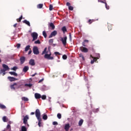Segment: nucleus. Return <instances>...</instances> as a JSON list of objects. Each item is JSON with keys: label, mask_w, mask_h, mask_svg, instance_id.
I'll return each instance as SVG.
<instances>
[{"label": "nucleus", "mask_w": 131, "mask_h": 131, "mask_svg": "<svg viewBox=\"0 0 131 131\" xmlns=\"http://www.w3.org/2000/svg\"><path fill=\"white\" fill-rule=\"evenodd\" d=\"M42 7H43V4H40L37 5L38 9H42Z\"/></svg>", "instance_id": "nucleus-30"}, {"label": "nucleus", "mask_w": 131, "mask_h": 131, "mask_svg": "<svg viewBox=\"0 0 131 131\" xmlns=\"http://www.w3.org/2000/svg\"><path fill=\"white\" fill-rule=\"evenodd\" d=\"M107 27H108V30H112V25L108 24Z\"/></svg>", "instance_id": "nucleus-35"}, {"label": "nucleus", "mask_w": 131, "mask_h": 131, "mask_svg": "<svg viewBox=\"0 0 131 131\" xmlns=\"http://www.w3.org/2000/svg\"><path fill=\"white\" fill-rule=\"evenodd\" d=\"M105 8H106V10H109L110 7H109V6H108V5H107V3H105Z\"/></svg>", "instance_id": "nucleus-47"}, {"label": "nucleus", "mask_w": 131, "mask_h": 131, "mask_svg": "<svg viewBox=\"0 0 131 131\" xmlns=\"http://www.w3.org/2000/svg\"><path fill=\"white\" fill-rule=\"evenodd\" d=\"M35 114V113H34V112L31 113V115H34Z\"/></svg>", "instance_id": "nucleus-59"}, {"label": "nucleus", "mask_w": 131, "mask_h": 131, "mask_svg": "<svg viewBox=\"0 0 131 131\" xmlns=\"http://www.w3.org/2000/svg\"><path fill=\"white\" fill-rule=\"evenodd\" d=\"M37 74V73H35V74H33L31 75V76H32L33 77H34L35 76H36Z\"/></svg>", "instance_id": "nucleus-56"}, {"label": "nucleus", "mask_w": 131, "mask_h": 131, "mask_svg": "<svg viewBox=\"0 0 131 131\" xmlns=\"http://www.w3.org/2000/svg\"><path fill=\"white\" fill-rule=\"evenodd\" d=\"M67 6L69 7H70L71 6V4L69 2L67 3Z\"/></svg>", "instance_id": "nucleus-52"}, {"label": "nucleus", "mask_w": 131, "mask_h": 131, "mask_svg": "<svg viewBox=\"0 0 131 131\" xmlns=\"http://www.w3.org/2000/svg\"><path fill=\"white\" fill-rule=\"evenodd\" d=\"M90 57L93 59V61H95V62H97V60L99 59V57H94L92 55H90Z\"/></svg>", "instance_id": "nucleus-25"}, {"label": "nucleus", "mask_w": 131, "mask_h": 131, "mask_svg": "<svg viewBox=\"0 0 131 131\" xmlns=\"http://www.w3.org/2000/svg\"><path fill=\"white\" fill-rule=\"evenodd\" d=\"M28 119H29V117H28V115L25 116L23 119V123H24V124H27Z\"/></svg>", "instance_id": "nucleus-8"}, {"label": "nucleus", "mask_w": 131, "mask_h": 131, "mask_svg": "<svg viewBox=\"0 0 131 131\" xmlns=\"http://www.w3.org/2000/svg\"><path fill=\"white\" fill-rule=\"evenodd\" d=\"M42 118L44 120H47V119H48V116L47 115L44 114L42 116Z\"/></svg>", "instance_id": "nucleus-32"}, {"label": "nucleus", "mask_w": 131, "mask_h": 131, "mask_svg": "<svg viewBox=\"0 0 131 131\" xmlns=\"http://www.w3.org/2000/svg\"><path fill=\"white\" fill-rule=\"evenodd\" d=\"M35 99H40V98H41V95L38 93H35Z\"/></svg>", "instance_id": "nucleus-15"}, {"label": "nucleus", "mask_w": 131, "mask_h": 131, "mask_svg": "<svg viewBox=\"0 0 131 131\" xmlns=\"http://www.w3.org/2000/svg\"><path fill=\"white\" fill-rule=\"evenodd\" d=\"M45 54V59H48V60H53L54 59L53 57L51 56V51L49 50L47 51V48H45L43 51L42 52V55Z\"/></svg>", "instance_id": "nucleus-1"}, {"label": "nucleus", "mask_w": 131, "mask_h": 131, "mask_svg": "<svg viewBox=\"0 0 131 131\" xmlns=\"http://www.w3.org/2000/svg\"><path fill=\"white\" fill-rule=\"evenodd\" d=\"M31 53H32V51H31V50H30L29 51L28 55H30V54H31Z\"/></svg>", "instance_id": "nucleus-55"}, {"label": "nucleus", "mask_w": 131, "mask_h": 131, "mask_svg": "<svg viewBox=\"0 0 131 131\" xmlns=\"http://www.w3.org/2000/svg\"><path fill=\"white\" fill-rule=\"evenodd\" d=\"M22 19H23V16L21 15L20 17L19 18H17L16 19V21L17 22H21V20H22Z\"/></svg>", "instance_id": "nucleus-28"}, {"label": "nucleus", "mask_w": 131, "mask_h": 131, "mask_svg": "<svg viewBox=\"0 0 131 131\" xmlns=\"http://www.w3.org/2000/svg\"><path fill=\"white\" fill-rule=\"evenodd\" d=\"M23 23H25V24H26L28 26H30V23L26 19L23 20Z\"/></svg>", "instance_id": "nucleus-18"}, {"label": "nucleus", "mask_w": 131, "mask_h": 131, "mask_svg": "<svg viewBox=\"0 0 131 131\" xmlns=\"http://www.w3.org/2000/svg\"><path fill=\"white\" fill-rule=\"evenodd\" d=\"M79 49L83 53H88L89 52V49L85 47H80Z\"/></svg>", "instance_id": "nucleus-7"}, {"label": "nucleus", "mask_w": 131, "mask_h": 131, "mask_svg": "<svg viewBox=\"0 0 131 131\" xmlns=\"http://www.w3.org/2000/svg\"><path fill=\"white\" fill-rule=\"evenodd\" d=\"M9 74H11V75H13L14 76H18V74L15 72H9Z\"/></svg>", "instance_id": "nucleus-19"}, {"label": "nucleus", "mask_w": 131, "mask_h": 131, "mask_svg": "<svg viewBox=\"0 0 131 131\" xmlns=\"http://www.w3.org/2000/svg\"><path fill=\"white\" fill-rule=\"evenodd\" d=\"M62 59H63V60H66L67 59V55H63L62 56Z\"/></svg>", "instance_id": "nucleus-42"}, {"label": "nucleus", "mask_w": 131, "mask_h": 131, "mask_svg": "<svg viewBox=\"0 0 131 131\" xmlns=\"http://www.w3.org/2000/svg\"><path fill=\"white\" fill-rule=\"evenodd\" d=\"M83 123V119H81L78 122V125L79 126H81L82 125V124Z\"/></svg>", "instance_id": "nucleus-20"}, {"label": "nucleus", "mask_w": 131, "mask_h": 131, "mask_svg": "<svg viewBox=\"0 0 131 131\" xmlns=\"http://www.w3.org/2000/svg\"><path fill=\"white\" fill-rule=\"evenodd\" d=\"M98 2L99 3H102V4H105V3H106V2H104L102 0H98Z\"/></svg>", "instance_id": "nucleus-50"}, {"label": "nucleus", "mask_w": 131, "mask_h": 131, "mask_svg": "<svg viewBox=\"0 0 131 131\" xmlns=\"http://www.w3.org/2000/svg\"><path fill=\"white\" fill-rule=\"evenodd\" d=\"M69 10H70V11H73V7H72V6H70L69 7Z\"/></svg>", "instance_id": "nucleus-49"}, {"label": "nucleus", "mask_w": 131, "mask_h": 131, "mask_svg": "<svg viewBox=\"0 0 131 131\" xmlns=\"http://www.w3.org/2000/svg\"><path fill=\"white\" fill-rule=\"evenodd\" d=\"M2 66L3 68V69H1V71L2 72H6V71H8V70H10L9 66H8L7 64H3Z\"/></svg>", "instance_id": "nucleus-4"}, {"label": "nucleus", "mask_w": 131, "mask_h": 131, "mask_svg": "<svg viewBox=\"0 0 131 131\" xmlns=\"http://www.w3.org/2000/svg\"><path fill=\"white\" fill-rule=\"evenodd\" d=\"M21 131H27V128H26V127H25V126H23L21 127Z\"/></svg>", "instance_id": "nucleus-34"}, {"label": "nucleus", "mask_w": 131, "mask_h": 131, "mask_svg": "<svg viewBox=\"0 0 131 131\" xmlns=\"http://www.w3.org/2000/svg\"><path fill=\"white\" fill-rule=\"evenodd\" d=\"M42 34H43V36H44V37H45V38H47V32H46L45 31H43L42 32Z\"/></svg>", "instance_id": "nucleus-37"}, {"label": "nucleus", "mask_w": 131, "mask_h": 131, "mask_svg": "<svg viewBox=\"0 0 131 131\" xmlns=\"http://www.w3.org/2000/svg\"><path fill=\"white\" fill-rule=\"evenodd\" d=\"M25 86L26 88H29V89H31V86H32V84L31 83L25 84Z\"/></svg>", "instance_id": "nucleus-21"}, {"label": "nucleus", "mask_w": 131, "mask_h": 131, "mask_svg": "<svg viewBox=\"0 0 131 131\" xmlns=\"http://www.w3.org/2000/svg\"><path fill=\"white\" fill-rule=\"evenodd\" d=\"M31 36L33 37L32 41H34V40H36L37 39V37H38V34L36 32H33L31 34Z\"/></svg>", "instance_id": "nucleus-5"}, {"label": "nucleus", "mask_w": 131, "mask_h": 131, "mask_svg": "<svg viewBox=\"0 0 131 131\" xmlns=\"http://www.w3.org/2000/svg\"><path fill=\"white\" fill-rule=\"evenodd\" d=\"M84 42H89V40H86V39L84 40Z\"/></svg>", "instance_id": "nucleus-60"}, {"label": "nucleus", "mask_w": 131, "mask_h": 131, "mask_svg": "<svg viewBox=\"0 0 131 131\" xmlns=\"http://www.w3.org/2000/svg\"><path fill=\"white\" fill-rule=\"evenodd\" d=\"M60 41H61L63 47H66V45H67V36H64L63 37H60Z\"/></svg>", "instance_id": "nucleus-2"}, {"label": "nucleus", "mask_w": 131, "mask_h": 131, "mask_svg": "<svg viewBox=\"0 0 131 131\" xmlns=\"http://www.w3.org/2000/svg\"><path fill=\"white\" fill-rule=\"evenodd\" d=\"M69 128H70V124L68 123L65 125L64 129L67 131L69 130Z\"/></svg>", "instance_id": "nucleus-13"}, {"label": "nucleus", "mask_w": 131, "mask_h": 131, "mask_svg": "<svg viewBox=\"0 0 131 131\" xmlns=\"http://www.w3.org/2000/svg\"><path fill=\"white\" fill-rule=\"evenodd\" d=\"M61 30L63 32V33H65V32H67V29L66 28V26L63 27L61 28Z\"/></svg>", "instance_id": "nucleus-22"}, {"label": "nucleus", "mask_w": 131, "mask_h": 131, "mask_svg": "<svg viewBox=\"0 0 131 131\" xmlns=\"http://www.w3.org/2000/svg\"><path fill=\"white\" fill-rule=\"evenodd\" d=\"M16 47H17V49H20V48L21 47V44L20 43L17 44Z\"/></svg>", "instance_id": "nucleus-48"}, {"label": "nucleus", "mask_w": 131, "mask_h": 131, "mask_svg": "<svg viewBox=\"0 0 131 131\" xmlns=\"http://www.w3.org/2000/svg\"><path fill=\"white\" fill-rule=\"evenodd\" d=\"M28 126H29V124H27Z\"/></svg>", "instance_id": "nucleus-64"}, {"label": "nucleus", "mask_w": 131, "mask_h": 131, "mask_svg": "<svg viewBox=\"0 0 131 131\" xmlns=\"http://www.w3.org/2000/svg\"><path fill=\"white\" fill-rule=\"evenodd\" d=\"M2 62V59H0V63Z\"/></svg>", "instance_id": "nucleus-63"}, {"label": "nucleus", "mask_w": 131, "mask_h": 131, "mask_svg": "<svg viewBox=\"0 0 131 131\" xmlns=\"http://www.w3.org/2000/svg\"><path fill=\"white\" fill-rule=\"evenodd\" d=\"M33 52L34 55H38L39 54V51H38V48L37 47L35 46L33 48Z\"/></svg>", "instance_id": "nucleus-6"}, {"label": "nucleus", "mask_w": 131, "mask_h": 131, "mask_svg": "<svg viewBox=\"0 0 131 131\" xmlns=\"http://www.w3.org/2000/svg\"><path fill=\"white\" fill-rule=\"evenodd\" d=\"M69 38H70V41H71L72 40V37L71 36V33H69Z\"/></svg>", "instance_id": "nucleus-44"}, {"label": "nucleus", "mask_w": 131, "mask_h": 131, "mask_svg": "<svg viewBox=\"0 0 131 131\" xmlns=\"http://www.w3.org/2000/svg\"><path fill=\"white\" fill-rule=\"evenodd\" d=\"M7 108L4 104L0 103V109H6Z\"/></svg>", "instance_id": "nucleus-26"}, {"label": "nucleus", "mask_w": 131, "mask_h": 131, "mask_svg": "<svg viewBox=\"0 0 131 131\" xmlns=\"http://www.w3.org/2000/svg\"><path fill=\"white\" fill-rule=\"evenodd\" d=\"M35 114L37 119H41V118H40V111H39V109L36 110Z\"/></svg>", "instance_id": "nucleus-3"}, {"label": "nucleus", "mask_w": 131, "mask_h": 131, "mask_svg": "<svg viewBox=\"0 0 131 131\" xmlns=\"http://www.w3.org/2000/svg\"><path fill=\"white\" fill-rule=\"evenodd\" d=\"M34 43H35V45H40V41L39 40H36L35 41Z\"/></svg>", "instance_id": "nucleus-40"}, {"label": "nucleus", "mask_w": 131, "mask_h": 131, "mask_svg": "<svg viewBox=\"0 0 131 131\" xmlns=\"http://www.w3.org/2000/svg\"><path fill=\"white\" fill-rule=\"evenodd\" d=\"M48 27H49V28H51L52 30H54V29H55V25H54V23H49Z\"/></svg>", "instance_id": "nucleus-11"}, {"label": "nucleus", "mask_w": 131, "mask_h": 131, "mask_svg": "<svg viewBox=\"0 0 131 131\" xmlns=\"http://www.w3.org/2000/svg\"><path fill=\"white\" fill-rule=\"evenodd\" d=\"M41 98L42 100H46L47 99V96L46 95H43L42 96H41Z\"/></svg>", "instance_id": "nucleus-38"}, {"label": "nucleus", "mask_w": 131, "mask_h": 131, "mask_svg": "<svg viewBox=\"0 0 131 131\" xmlns=\"http://www.w3.org/2000/svg\"><path fill=\"white\" fill-rule=\"evenodd\" d=\"M8 79L10 81H15V80H17V78H14L13 77H8Z\"/></svg>", "instance_id": "nucleus-12"}, {"label": "nucleus", "mask_w": 131, "mask_h": 131, "mask_svg": "<svg viewBox=\"0 0 131 131\" xmlns=\"http://www.w3.org/2000/svg\"><path fill=\"white\" fill-rule=\"evenodd\" d=\"M3 121L4 122H7V121H8V118H7L6 116H4L3 117Z\"/></svg>", "instance_id": "nucleus-29"}, {"label": "nucleus", "mask_w": 131, "mask_h": 131, "mask_svg": "<svg viewBox=\"0 0 131 131\" xmlns=\"http://www.w3.org/2000/svg\"><path fill=\"white\" fill-rule=\"evenodd\" d=\"M17 69H18V67H13V68H12V70H13V71H16Z\"/></svg>", "instance_id": "nucleus-45"}, {"label": "nucleus", "mask_w": 131, "mask_h": 131, "mask_svg": "<svg viewBox=\"0 0 131 131\" xmlns=\"http://www.w3.org/2000/svg\"><path fill=\"white\" fill-rule=\"evenodd\" d=\"M57 118H58V119H61V118H62V115H61V114L58 113L57 114Z\"/></svg>", "instance_id": "nucleus-36"}, {"label": "nucleus", "mask_w": 131, "mask_h": 131, "mask_svg": "<svg viewBox=\"0 0 131 131\" xmlns=\"http://www.w3.org/2000/svg\"><path fill=\"white\" fill-rule=\"evenodd\" d=\"M21 99L23 101H24L25 102H27L29 101V99L27 97H23L21 98Z\"/></svg>", "instance_id": "nucleus-24"}, {"label": "nucleus", "mask_w": 131, "mask_h": 131, "mask_svg": "<svg viewBox=\"0 0 131 131\" xmlns=\"http://www.w3.org/2000/svg\"><path fill=\"white\" fill-rule=\"evenodd\" d=\"M17 85V83H14L13 84L10 86L11 90H15L16 89V86Z\"/></svg>", "instance_id": "nucleus-17"}, {"label": "nucleus", "mask_w": 131, "mask_h": 131, "mask_svg": "<svg viewBox=\"0 0 131 131\" xmlns=\"http://www.w3.org/2000/svg\"><path fill=\"white\" fill-rule=\"evenodd\" d=\"M93 22H95V20H94V19H89L88 20V23H89V24H92L93 23Z\"/></svg>", "instance_id": "nucleus-39"}, {"label": "nucleus", "mask_w": 131, "mask_h": 131, "mask_svg": "<svg viewBox=\"0 0 131 131\" xmlns=\"http://www.w3.org/2000/svg\"><path fill=\"white\" fill-rule=\"evenodd\" d=\"M94 63H95V60H91V64H94Z\"/></svg>", "instance_id": "nucleus-57"}, {"label": "nucleus", "mask_w": 131, "mask_h": 131, "mask_svg": "<svg viewBox=\"0 0 131 131\" xmlns=\"http://www.w3.org/2000/svg\"><path fill=\"white\" fill-rule=\"evenodd\" d=\"M48 89V88L46 85H43L42 87V91H47Z\"/></svg>", "instance_id": "nucleus-31"}, {"label": "nucleus", "mask_w": 131, "mask_h": 131, "mask_svg": "<svg viewBox=\"0 0 131 131\" xmlns=\"http://www.w3.org/2000/svg\"><path fill=\"white\" fill-rule=\"evenodd\" d=\"M29 50H30V46L28 45L26 47L25 51V52H27Z\"/></svg>", "instance_id": "nucleus-27"}, {"label": "nucleus", "mask_w": 131, "mask_h": 131, "mask_svg": "<svg viewBox=\"0 0 131 131\" xmlns=\"http://www.w3.org/2000/svg\"><path fill=\"white\" fill-rule=\"evenodd\" d=\"M10 127H11V125H7V128H10Z\"/></svg>", "instance_id": "nucleus-62"}, {"label": "nucleus", "mask_w": 131, "mask_h": 131, "mask_svg": "<svg viewBox=\"0 0 131 131\" xmlns=\"http://www.w3.org/2000/svg\"><path fill=\"white\" fill-rule=\"evenodd\" d=\"M79 57H80V58H82V60H84V57L83 56V55L82 54H80Z\"/></svg>", "instance_id": "nucleus-46"}, {"label": "nucleus", "mask_w": 131, "mask_h": 131, "mask_svg": "<svg viewBox=\"0 0 131 131\" xmlns=\"http://www.w3.org/2000/svg\"><path fill=\"white\" fill-rule=\"evenodd\" d=\"M0 73L2 74L3 73V76H4L6 75V72H2V70L0 71Z\"/></svg>", "instance_id": "nucleus-43"}, {"label": "nucleus", "mask_w": 131, "mask_h": 131, "mask_svg": "<svg viewBox=\"0 0 131 131\" xmlns=\"http://www.w3.org/2000/svg\"><path fill=\"white\" fill-rule=\"evenodd\" d=\"M54 42V39H50L49 41V43L50 45H52Z\"/></svg>", "instance_id": "nucleus-33"}, {"label": "nucleus", "mask_w": 131, "mask_h": 131, "mask_svg": "<svg viewBox=\"0 0 131 131\" xmlns=\"http://www.w3.org/2000/svg\"><path fill=\"white\" fill-rule=\"evenodd\" d=\"M28 70H29V67L28 66H25L24 67L23 71L24 72H27V71H28Z\"/></svg>", "instance_id": "nucleus-16"}, {"label": "nucleus", "mask_w": 131, "mask_h": 131, "mask_svg": "<svg viewBox=\"0 0 131 131\" xmlns=\"http://www.w3.org/2000/svg\"><path fill=\"white\" fill-rule=\"evenodd\" d=\"M25 57L24 56H21L20 57V58H19V61L20 62V64L21 65H22V64H24V62H25Z\"/></svg>", "instance_id": "nucleus-10"}, {"label": "nucleus", "mask_w": 131, "mask_h": 131, "mask_svg": "<svg viewBox=\"0 0 131 131\" xmlns=\"http://www.w3.org/2000/svg\"><path fill=\"white\" fill-rule=\"evenodd\" d=\"M82 46H83V47H85V42H83L82 43Z\"/></svg>", "instance_id": "nucleus-58"}, {"label": "nucleus", "mask_w": 131, "mask_h": 131, "mask_svg": "<svg viewBox=\"0 0 131 131\" xmlns=\"http://www.w3.org/2000/svg\"><path fill=\"white\" fill-rule=\"evenodd\" d=\"M43 80H45V78H42L41 79H40L38 82H42V81H43Z\"/></svg>", "instance_id": "nucleus-53"}, {"label": "nucleus", "mask_w": 131, "mask_h": 131, "mask_svg": "<svg viewBox=\"0 0 131 131\" xmlns=\"http://www.w3.org/2000/svg\"><path fill=\"white\" fill-rule=\"evenodd\" d=\"M29 64L31 66H34V65H35V62H34V59H30L29 61Z\"/></svg>", "instance_id": "nucleus-14"}, {"label": "nucleus", "mask_w": 131, "mask_h": 131, "mask_svg": "<svg viewBox=\"0 0 131 131\" xmlns=\"http://www.w3.org/2000/svg\"><path fill=\"white\" fill-rule=\"evenodd\" d=\"M13 27H14V28L17 27V24H14V25H13Z\"/></svg>", "instance_id": "nucleus-61"}, {"label": "nucleus", "mask_w": 131, "mask_h": 131, "mask_svg": "<svg viewBox=\"0 0 131 131\" xmlns=\"http://www.w3.org/2000/svg\"><path fill=\"white\" fill-rule=\"evenodd\" d=\"M37 120L38 121V125L39 127H41V119H37Z\"/></svg>", "instance_id": "nucleus-23"}, {"label": "nucleus", "mask_w": 131, "mask_h": 131, "mask_svg": "<svg viewBox=\"0 0 131 131\" xmlns=\"http://www.w3.org/2000/svg\"><path fill=\"white\" fill-rule=\"evenodd\" d=\"M57 33H58V32H57V31L56 30L53 31L49 35V38L53 37V36H56Z\"/></svg>", "instance_id": "nucleus-9"}, {"label": "nucleus", "mask_w": 131, "mask_h": 131, "mask_svg": "<svg viewBox=\"0 0 131 131\" xmlns=\"http://www.w3.org/2000/svg\"><path fill=\"white\" fill-rule=\"evenodd\" d=\"M53 125H58V122H56V121H54V122H53Z\"/></svg>", "instance_id": "nucleus-51"}, {"label": "nucleus", "mask_w": 131, "mask_h": 131, "mask_svg": "<svg viewBox=\"0 0 131 131\" xmlns=\"http://www.w3.org/2000/svg\"><path fill=\"white\" fill-rule=\"evenodd\" d=\"M49 11H53V5H50V6H49Z\"/></svg>", "instance_id": "nucleus-41"}, {"label": "nucleus", "mask_w": 131, "mask_h": 131, "mask_svg": "<svg viewBox=\"0 0 131 131\" xmlns=\"http://www.w3.org/2000/svg\"><path fill=\"white\" fill-rule=\"evenodd\" d=\"M55 55H60V53H59V52H55Z\"/></svg>", "instance_id": "nucleus-54"}]
</instances>
